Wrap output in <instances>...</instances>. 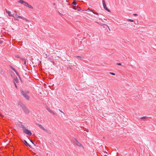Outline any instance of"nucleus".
I'll list each match as a JSON object with an SVG mask.
<instances>
[{
	"label": "nucleus",
	"instance_id": "1",
	"mask_svg": "<svg viewBox=\"0 0 156 156\" xmlns=\"http://www.w3.org/2000/svg\"><path fill=\"white\" fill-rule=\"evenodd\" d=\"M21 127L22 129L23 132L29 136L32 135V133L30 130H28L27 128L24 126V125L23 124H21Z\"/></svg>",
	"mask_w": 156,
	"mask_h": 156
},
{
	"label": "nucleus",
	"instance_id": "2",
	"mask_svg": "<svg viewBox=\"0 0 156 156\" xmlns=\"http://www.w3.org/2000/svg\"><path fill=\"white\" fill-rule=\"evenodd\" d=\"M72 142L73 143V144L76 145V146H79L80 147H82V148H83L84 147L82 145V144L80 143L76 139H74L72 140Z\"/></svg>",
	"mask_w": 156,
	"mask_h": 156
},
{
	"label": "nucleus",
	"instance_id": "3",
	"mask_svg": "<svg viewBox=\"0 0 156 156\" xmlns=\"http://www.w3.org/2000/svg\"><path fill=\"white\" fill-rule=\"evenodd\" d=\"M19 104L21 107L22 109L26 113L28 114L29 113L30 111L23 104L20 102Z\"/></svg>",
	"mask_w": 156,
	"mask_h": 156
},
{
	"label": "nucleus",
	"instance_id": "4",
	"mask_svg": "<svg viewBox=\"0 0 156 156\" xmlns=\"http://www.w3.org/2000/svg\"><path fill=\"white\" fill-rule=\"evenodd\" d=\"M102 4L104 8L106 11H108L109 12H111V11L107 7H106V4L105 1L104 0H102Z\"/></svg>",
	"mask_w": 156,
	"mask_h": 156
},
{
	"label": "nucleus",
	"instance_id": "5",
	"mask_svg": "<svg viewBox=\"0 0 156 156\" xmlns=\"http://www.w3.org/2000/svg\"><path fill=\"white\" fill-rule=\"evenodd\" d=\"M21 94L27 100H28L29 99V97L23 91L21 90Z\"/></svg>",
	"mask_w": 156,
	"mask_h": 156
},
{
	"label": "nucleus",
	"instance_id": "6",
	"mask_svg": "<svg viewBox=\"0 0 156 156\" xmlns=\"http://www.w3.org/2000/svg\"><path fill=\"white\" fill-rule=\"evenodd\" d=\"M37 125L41 129H42V130H44V131H47V129L45 128L42 125L40 124H38Z\"/></svg>",
	"mask_w": 156,
	"mask_h": 156
},
{
	"label": "nucleus",
	"instance_id": "7",
	"mask_svg": "<svg viewBox=\"0 0 156 156\" xmlns=\"http://www.w3.org/2000/svg\"><path fill=\"white\" fill-rule=\"evenodd\" d=\"M23 142L26 146H29L31 148V146L29 144H28L26 140H24Z\"/></svg>",
	"mask_w": 156,
	"mask_h": 156
},
{
	"label": "nucleus",
	"instance_id": "8",
	"mask_svg": "<svg viewBox=\"0 0 156 156\" xmlns=\"http://www.w3.org/2000/svg\"><path fill=\"white\" fill-rule=\"evenodd\" d=\"M6 12L8 14V15L10 16H13V15L11 13V12L7 10H5Z\"/></svg>",
	"mask_w": 156,
	"mask_h": 156
},
{
	"label": "nucleus",
	"instance_id": "9",
	"mask_svg": "<svg viewBox=\"0 0 156 156\" xmlns=\"http://www.w3.org/2000/svg\"><path fill=\"white\" fill-rule=\"evenodd\" d=\"M21 59L22 61H23L24 62V65L25 66H27V62H26V60L24 58H21Z\"/></svg>",
	"mask_w": 156,
	"mask_h": 156
},
{
	"label": "nucleus",
	"instance_id": "10",
	"mask_svg": "<svg viewBox=\"0 0 156 156\" xmlns=\"http://www.w3.org/2000/svg\"><path fill=\"white\" fill-rule=\"evenodd\" d=\"M25 2L23 0H20L18 1V2L20 3L21 4H23V3L24 4Z\"/></svg>",
	"mask_w": 156,
	"mask_h": 156
},
{
	"label": "nucleus",
	"instance_id": "11",
	"mask_svg": "<svg viewBox=\"0 0 156 156\" xmlns=\"http://www.w3.org/2000/svg\"><path fill=\"white\" fill-rule=\"evenodd\" d=\"M18 82V80L17 78H16L14 80V83H17Z\"/></svg>",
	"mask_w": 156,
	"mask_h": 156
},
{
	"label": "nucleus",
	"instance_id": "12",
	"mask_svg": "<svg viewBox=\"0 0 156 156\" xmlns=\"http://www.w3.org/2000/svg\"><path fill=\"white\" fill-rule=\"evenodd\" d=\"M46 109L47 110H48L50 113H51L52 112V111L50 110L48 108H47Z\"/></svg>",
	"mask_w": 156,
	"mask_h": 156
},
{
	"label": "nucleus",
	"instance_id": "13",
	"mask_svg": "<svg viewBox=\"0 0 156 156\" xmlns=\"http://www.w3.org/2000/svg\"><path fill=\"white\" fill-rule=\"evenodd\" d=\"M75 57H78L81 60L82 59V58L80 56H76Z\"/></svg>",
	"mask_w": 156,
	"mask_h": 156
},
{
	"label": "nucleus",
	"instance_id": "14",
	"mask_svg": "<svg viewBox=\"0 0 156 156\" xmlns=\"http://www.w3.org/2000/svg\"><path fill=\"white\" fill-rule=\"evenodd\" d=\"M147 118L146 117L144 116V117H142L140 118L142 119L143 120H145L147 119Z\"/></svg>",
	"mask_w": 156,
	"mask_h": 156
},
{
	"label": "nucleus",
	"instance_id": "15",
	"mask_svg": "<svg viewBox=\"0 0 156 156\" xmlns=\"http://www.w3.org/2000/svg\"><path fill=\"white\" fill-rule=\"evenodd\" d=\"M29 5V4L28 3H27L26 2H25L24 5L25 6L28 7Z\"/></svg>",
	"mask_w": 156,
	"mask_h": 156
},
{
	"label": "nucleus",
	"instance_id": "16",
	"mask_svg": "<svg viewBox=\"0 0 156 156\" xmlns=\"http://www.w3.org/2000/svg\"><path fill=\"white\" fill-rule=\"evenodd\" d=\"M87 12H92L93 13H94V14H96V12H93L92 11V10H90L89 9H88L87 10Z\"/></svg>",
	"mask_w": 156,
	"mask_h": 156
},
{
	"label": "nucleus",
	"instance_id": "17",
	"mask_svg": "<svg viewBox=\"0 0 156 156\" xmlns=\"http://www.w3.org/2000/svg\"><path fill=\"white\" fill-rule=\"evenodd\" d=\"M72 4L74 5H76V0H74Z\"/></svg>",
	"mask_w": 156,
	"mask_h": 156
},
{
	"label": "nucleus",
	"instance_id": "18",
	"mask_svg": "<svg viewBox=\"0 0 156 156\" xmlns=\"http://www.w3.org/2000/svg\"><path fill=\"white\" fill-rule=\"evenodd\" d=\"M127 20L128 21H130L131 22H133L134 21L133 20L130 19H127Z\"/></svg>",
	"mask_w": 156,
	"mask_h": 156
},
{
	"label": "nucleus",
	"instance_id": "19",
	"mask_svg": "<svg viewBox=\"0 0 156 156\" xmlns=\"http://www.w3.org/2000/svg\"><path fill=\"white\" fill-rule=\"evenodd\" d=\"M12 69L15 72L16 74L17 73V72H16V70L15 69H14L13 67H12Z\"/></svg>",
	"mask_w": 156,
	"mask_h": 156
},
{
	"label": "nucleus",
	"instance_id": "20",
	"mask_svg": "<svg viewBox=\"0 0 156 156\" xmlns=\"http://www.w3.org/2000/svg\"><path fill=\"white\" fill-rule=\"evenodd\" d=\"M77 11H80V10L81 9H80V7H79L78 6H77Z\"/></svg>",
	"mask_w": 156,
	"mask_h": 156
},
{
	"label": "nucleus",
	"instance_id": "21",
	"mask_svg": "<svg viewBox=\"0 0 156 156\" xmlns=\"http://www.w3.org/2000/svg\"><path fill=\"white\" fill-rule=\"evenodd\" d=\"M46 132H47V133H48L49 134H51V133L50 131H48L47 129L46 131H45Z\"/></svg>",
	"mask_w": 156,
	"mask_h": 156
},
{
	"label": "nucleus",
	"instance_id": "22",
	"mask_svg": "<svg viewBox=\"0 0 156 156\" xmlns=\"http://www.w3.org/2000/svg\"><path fill=\"white\" fill-rule=\"evenodd\" d=\"M17 18H21V19H22L23 18V17H22V16H18L17 17Z\"/></svg>",
	"mask_w": 156,
	"mask_h": 156
},
{
	"label": "nucleus",
	"instance_id": "23",
	"mask_svg": "<svg viewBox=\"0 0 156 156\" xmlns=\"http://www.w3.org/2000/svg\"><path fill=\"white\" fill-rule=\"evenodd\" d=\"M28 7H29V8H30V9H33V7L31 5H29V6H28Z\"/></svg>",
	"mask_w": 156,
	"mask_h": 156
},
{
	"label": "nucleus",
	"instance_id": "24",
	"mask_svg": "<svg viewBox=\"0 0 156 156\" xmlns=\"http://www.w3.org/2000/svg\"><path fill=\"white\" fill-rule=\"evenodd\" d=\"M109 73L110 74L112 75L115 76V74L113 73L110 72Z\"/></svg>",
	"mask_w": 156,
	"mask_h": 156
},
{
	"label": "nucleus",
	"instance_id": "25",
	"mask_svg": "<svg viewBox=\"0 0 156 156\" xmlns=\"http://www.w3.org/2000/svg\"><path fill=\"white\" fill-rule=\"evenodd\" d=\"M73 9H75V10H76L77 9V8L75 6H73Z\"/></svg>",
	"mask_w": 156,
	"mask_h": 156
},
{
	"label": "nucleus",
	"instance_id": "26",
	"mask_svg": "<svg viewBox=\"0 0 156 156\" xmlns=\"http://www.w3.org/2000/svg\"><path fill=\"white\" fill-rule=\"evenodd\" d=\"M15 57L17 58H20V56L19 55H16L15 56Z\"/></svg>",
	"mask_w": 156,
	"mask_h": 156
},
{
	"label": "nucleus",
	"instance_id": "27",
	"mask_svg": "<svg viewBox=\"0 0 156 156\" xmlns=\"http://www.w3.org/2000/svg\"><path fill=\"white\" fill-rule=\"evenodd\" d=\"M117 64L118 65H121V64L120 63H117Z\"/></svg>",
	"mask_w": 156,
	"mask_h": 156
},
{
	"label": "nucleus",
	"instance_id": "28",
	"mask_svg": "<svg viewBox=\"0 0 156 156\" xmlns=\"http://www.w3.org/2000/svg\"><path fill=\"white\" fill-rule=\"evenodd\" d=\"M23 19V20H26V21H27V19H26V18H24L23 17V19Z\"/></svg>",
	"mask_w": 156,
	"mask_h": 156
},
{
	"label": "nucleus",
	"instance_id": "29",
	"mask_svg": "<svg viewBox=\"0 0 156 156\" xmlns=\"http://www.w3.org/2000/svg\"><path fill=\"white\" fill-rule=\"evenodd\" d=\"M133 15L134 16H138V15H137V14H136V13H135V14H133Z\"/></svg>",
	"mask_w": 156,
	"mask_h": 156
},
{
	"label": "nucleus",
	"instance_id": "30",
	"mask_svg": "<svg viewBox=\"0 0 156 156\" xmlns=\"http://www.w3.org/2000/svg\"><path fill=\"white\" fill-rule=\"evenodd\" d=\"M51 113H52L53 115H55V112H54L53 111H52V112H51Z\"/></svg>",
	"mask_w": 156,
	"mask_h": 156
},
{
	"label": "nucleus",
	"instance_id": "31",
	"mask_svg": "<svg viewBox=\"0 0 156 156\" xmlns=\"http://www.w3.org/2000/svg\"><path fill=\"white\" fill-rule=\"evenodd\" d=\"M51 62L53 64H55V63H54V62L53 61H51Z\"/></svg>",
	"mask_w": 156,
	"mask_h": 156
},
{
	"label": "nucleus",
	"instance_id": "32",
	"mask_svg": "<svg viewBox=\"0 0 156 156\" xmlns=\"http://www.w3.org/2000/svg\"><path fill=\"white\" fill-rule=\"evenodd\" d=\"M0 116L1 117H2L4 116L3 115L0 114Z\"/></svg>",
	"mask_w": 156,
	"mask_h": 156
},
{
	"label": "nucleus",
	"instance_id": "33",
	"mask_svg": "<svg viewBox=\"0 0 156 156\" xmlns=\"http://www.w3.org/2000/svg\"><path fill=\"white\" fill-rule=\"evenodd\" d=\"M15 16H16V17L18 16V15H17V14L16 13V14H15Z\"/></svg>",
	"mask_w": 156,
	"mask_h": 156
},
{
	"label": "nucleus",
	"instance_id": "34",
	"mask_svg": "<svg viewBox=\"0 0 156 156\" xmlns=\"http://www.w3.org/2000/svg\"><path fill=\"white\" fill-rule=\"evenodd\" d=\"M14 84H15V86L16 87V88H17V85H16V83H14Z\"/></svg>",
	"mask_w": 156,
	"mask_h": 156
},
{
	"label": "nucleus",
	"instance_id": "35",
	"mask_svg": "<svg viewBox=\"0 0 156 156\" xmlns=\"http://www.w3.org/2000/svg\"><path fill=\"white\" fill-rule=\"evenodd\" d=\"M45 56H46V57H45L46 58H47L48 57L47 56V55L46 54H45Z\"/></svg>",
	"mask_w": 156,
	"mask_h": 156
},
{
	"label": "nucleus",
	"instance_id": "36",
	"mask_svg": "<svg viewBox=\"0 0 156 156\" xmlns=\"http://www.w3.org/2000/svg\"><path fill=\"white\" fill-rule=\"evenodd\" d=\"M2 41L0 40V44H2Z\"/></svg>",
	"mask_w": 156,
	"mask_h": 156
},
{
	"label": "nucleus",
	"instance_id": "37",
	"mask_svg": "<svg viewBox=\"0 0 156 156\" xmlns=\"http://www.w3.org/2000/svg\"><path fill=\"white\" fill-rule=\"evenodd\" d=\"M30 141L33 144H34V145H35L34 143L33 142L32 140H30Z\"/></svg>",
	"mask_w": 156,
	"mask_h": 156
},
{
	"label": "nucleus",
	"instance_id": "38",
	"mask_svg": "<svg viewBox=\"0 0 156 156\" xmlns=\"http://www.w3.org/2000/svg\"><path fill=\"white\" fill-rule=\"evenodd\" d=\"M59 111L60 112H62V111H61L60 110H59Z\"/></svg>",
	"mask_w": 156,
	"mask_h": 156
},
{
	"label": "nucleus",
	"instance_id": "39",
	"mask_svg": "<svg viewBox=\"0 0 156 156\" xmlns=\"http://www.w3.org/2000/svg\"><path fill=\"white\" fill-rule=\"evenodd\" d=\"M14 19H15V20H18V19H17V18H14Z\"/></svg>",
	"mask_w": 156,
	"mask_h": 156
},
{
	"label": "nucleus",
	"instance_id": "40",
	"mask_svg": "<svg viewBox=\"0 0 156 156\" xmlns=\"http://www.w3.org/2000/svg\"><path fill=\"white\" fill-rule=\"evenodd\" d=\"M55 4H55V3H54L53 4V5H55Z\"/></svg>",
	"mask_w": 156,
	"mask_h": 156
},
{
	"label": "nucleus",
	"instance_id": "41",
	"mask_svg": "<svg viewBox=\"0 0 156 156\" xmlns=\"http://www.w3.org/2000/svg\"><path fill=\"white\" fill-rule=\"evenodd\" d=\"M62 113H63V114L64 115H65V114H64V112H62Z\"/></svg>",
	"mask_w": 156,
	"mask_h": 156
},
{
	"label": "nucleus",
	"instance_id": "42",
	"mask_svg": "<svg viewBox=\"0 0 156 156\" xmlns=\"http://www.w3.org/2000/svg\"><path fill=\"white\" fill-rule=\"evenodd\" d=\"M14 12H16V11H14Z\"/></svg>",
	"mask_w": 156,
	"mask_h": 156
},
{
	"label": "nucleus",
	"instance_id": "43",
	"mask_svg": "<svg viewBox=\"0 0 156 156\" xmlns=\"http://www.w3.org/2000/svg\"><path fill=\"white\" fill-rule=\"evenodd\" d=\"M97 16H98V13H97Z\"/></svg>",
	"mask_w": 156,
	"mask_h": 156
}]
</instances>
